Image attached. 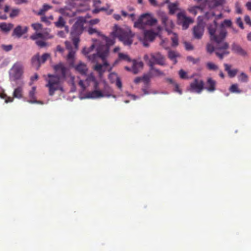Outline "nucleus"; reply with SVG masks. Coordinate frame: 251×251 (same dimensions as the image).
Masks as SVG:
<instances>
[{
    "label": "nucleus",
    "mask_w": 251,
    "mask_h": 251,
    "mask_svg": "<svg viewBox=\"0 0 251 251\" xmlns=\"http://www.w3.org/2000/svg\"><path fill=\"white\" fill-rule=\"evenodd\" d=\"M25 67L22 61H17L14 63L8 71L9 80L10 82H21L23 81Z\"/></svg>",
    "instance_id": "6"
},
{
    "label": "nucleus",
    "mask_w": 251,
    "mask_h": 251,
    "mask_svg": "<svg viewBox=\"0 0 251 251\" xmlns=\"http://www.w3.org/2000/svg\"><path fill=\"white\" fill-rule=\"evenodd\" d=\"M52 8V6L47 4H45L43 5L42 8L39 10V15H43L44 13L49 10V9H51Z\"/></svg>",
    "instance_id": "38"
},
{
    "label": "nucleus",
    "mask_w": 251,
    "mask_h": 251,
    "mask_svg": "<svg viewBox=\"0 0 251 251\" xmlns=\"http://www.w3.org/2000/svg\"><path fill=\"white\" fill-rule=\"evenodd\" d=\"M78 84L83 90L86 89L91 84H92L93 87L92 91L87 92L83 95H80V100L99 99L111 97L115 98V96L113 95V91L112 88L105 82H104L103 86L101 87L93 74L87 75L85 80H80Z\"/></svg>",
    "instance_id": "1"
},
{
    "label": "nucleus",
    "mask_w": 251,
    "mask_h": 251,
    "mask_svg": "<svg viewBox=\"0 0 251 251\" xmlns=\"http://www.w3.org/2000/svg\"><path fill=\"white\" fill-rule=\"evenodd\" d=\"M50 57V54L48 53H44L41 57H40V62L41 64H43L46 62V61L49 59Z\"/></svg>",
    "instance_id": "47"
},
{
    "label": "nucleus",
    "mask_w": 251,
    "mask_h": 251,
    "mask_svg": "<svg viewBox=\"0 0 251 251\" xmlns=\"http://www.w3.org/2000/svg\"><path fill=\"white\" fill-rule=\"evenodd\" d=\"M171 34H172V36L171 37V40L172 41V45L173 47H176L178 44V36L176 33L172 32V33Z\"/></svg>",
    "instance_id": "37"
},
{
    "label": "nucleus",
    "mask_w": 251,
    "mask_h": 251,
    "mask_svg": "<svg viewBox=\"0 0 251 251\" xmlns=\"http://www.w3.org/2000/svg\"><path fill=\"white\" fill-rule=\"evenodd\" d=\"M162 24L165 27L166 31L168 34L172 33V29L174 28L175 25L172 20L168 19L167 15L164 13H161L160 14Z\"/></svg>",
    "instance_id": "14"
},
{
    "label": "nucleus",
    "mask_w": 251,
    "mask_h": 251,
    "mask_svg": "<svg viewBox=\"0 0 251 251\" xmlns=\"http://www.w3.org/2000/svg\"><path fill=\"white\" fill-rule=\"evenodd\" d=\"M38 79V75L37 74H35L34 75L31 77L30 82H29V85H31L34 81Z\"/></svg>",
    "instance_id": "55"
},
{
    "label": "nucleus",
    "mask_w": 251,
    "mask_h": 251,
    "mask_svg": "<svg viewBox=\"0 0 251 251\" xmlns=\"http://www.w3.org/2000/svg\"><path fill=\"white\" fill-rule=\"evenodd\" d=\"M198 19V24L194 27L193 32L195 38L200 39L203 34L204 24L202 21V17L199 16Z\"/></svg>",
    "instance_id": "13"
},
{
    "label": "nucleus",
    "mask_w": 251,
    "mask_h": 251,
    "mask_svg": "<svg viewBox=\"0 0 251 251\" xmlns=\"http://www.w3.org/2000/svg\"><path fill=\"white\" fill-rule=\"evenodd\" d=\"M31 39L32 40H37L38 39H42L44 38L43 34L41 33H36L34 34L31 36Z\"/></svg>",
    "instance_id": "46"
},
{
    "label": "nucleus",
    "mask_w": 251,
    "mask_h": 251,
    "mask_svg": "<svg viewBox=\"0 0 251 251\" xmlns=\"http://www.w3.org/2000/svg\"><path fill=\"white\" fill-rule=\"evenodd\" d=\"M79 40L78 37H75L73 39V43L74 46H75V49L77 50L78 48V44L79 43Z\"/></svg>",
    "instance_id": "59"
},
{
    "label": "nucleus",
    "mask_w": 251,
    "mask_h": 251,
    "mask_svg": "<svg viewBox=\"0 0 251 251\" xmlns=\"http://www.w3.org/2000/svg\"><path fill=\"white\" fill-rule=\"evenodd\" d=\"M179 75L181 78H182V79L188 78V77L187 76L186 72H185L184 71H183V70H180L179 71Z\"/></svg>",
    "instance_id": "50"
},
{
    "label": "nucleus",
    "mask_w": 251,
    "mask_h": 251,
    "mask_svg": "<svg viewBox=\"0 0 251 251\" xmlns=\"http://www.w3.org/2000/svg\"><path fill=\"white\" fill-rule=\"evenodd\" d=\"M118 56H119V59L120 60H126L127 62L131 61V59L126 54H124L123 53H119Z\"/></svg>",
    "instance_id": "44"
},
{
    "label": "nucleus",
    "mask_w": 251,
    "mask_h": 251,
    "mask_svg": "<svg viewBox=\"0 0 251 251\" xmlns=\"http://www.w3.org/2000/svg\"><path fill=\"white\" fill-rule=\"evenodd\" d=\"M36 87L33 86L32 87L31 90L29 92V98L30 100H27V102L30 103H39L42 104V102L38 101L36 99L35 93H36Z\"/></svg>",
    "instance_id": "20"
},
{
    "label": "nucleus",
    "mask_w": 251,
    "mask_h": 251,
    "mask_svg": "<svg viewBox=\"0 0 251 251\" xmlns=\"http://www.w3.org/2000/svg\"><path fill=\"white\" fill-rule=\"evenodd\" d=\"M86 21L85 17H79L77 18L76 22L73 25L71 35L73 36L74 35H79L81 33L84 23Z\"/></svg>",
    "instance_id": "12"
},
{
    "label": "nucleus",
    "mask_w": 251,
    "mask_h": 251,
    "mask_svg": "<svg viewBox=\"0 0 251 251\" xmlns=\"http://www.w3.org/2000/svg\"><path fill=\"white\" fill-rule=\"evenodd\" d=\"M157 22L156 19L153 18L151 14L145 13L141 15L138 20L134 23V26L143 29L146 25L152 26L155 25Z\"/></svg>",
    "instance_id": "8"
},
{
    "label": "nucleus",
    "mask_w": 251,
    "mask_h": 251,
    "mask_svg": "<svg viewBox=\"0 0 251 251\" xmlns=\"http://www.w3.org/2000/svg\"><path fill=\"white\" fill-rule=\"evenodd\" d=\"M115 84H116V86L120 89H122V82L119 78H118L115 82Z\"/></svg>",
    "instance_id": "58"
},
{
    "label": "nucleus",
    "mask_w": 251,
    "mask_h": 251,
    "mask_svg": "<svg viewBox=\"0 0 251 251\" xmlns=\"http://www.w3.org/2000/svg\"><path fill=\"white\" fill-rule=\"evenodd\" d=\"M208 31L211 40L215 42L216 45L214 47L210 43L207 44L206 46L207 51L210 53L215 51L216 55L220 59H222L225 55L229 53V52L227 50L229 47L228 44L223 41L226 36V32L224 29L215 30L213 29V26H209Z\"/></svg>",
    "instance_id": "2"
},
{
    "label": "nucleus",
    "mask_w": 251,
    "mask_h": 251,
    "mask_svg": "<svg viewBox=\"0 0 251 251\" xmlns=\"http://www.w3.org/2000/svg\"><path fill=\"white\" fill-rule=\"evenodd\" d=\"M205 8V6L200 5V6L191 7L188 9V10L191 13L194 14V15H196L197 14V10L198 9L201 10V11H202Z\"/></svg>",
    "instance_id": "33"
},
{
    "label": "nucleus",
    "mask_w": 251,
    "mask_h": 251,
    "mask_svg": "<svg viewBox=\"0 0 251 251\" xmlns=\"http://www.w3.org/2000/svg\"><path fill=\"white\" fill-rule=\"evenodd\" d=\"M174 91L179 93L180 95L182 94V91L179 88L178 85L177 83H174Z\"/></svg>",
    "instance_id": "52"
},
{
    "label": "nucleus",
    "mask_w": 251,
    "mask_h": 251,
    "mask_svg": "<svg viewBox=\"0 0 251 251\" xmlns=\"http://www.w3.org/2000/svg\"><path fill=\"white\" fill-rule=\"evenodd\" d=\"M150 67V73L153 76H163L165 75L164 73L159 70V69L156 68L154 66H152L151 64V66Z\"/></svg>",
    "instance_id": "26"
},
{
    "label": "nucleus",
    "mask_w": 251,
    "mask_h": 251,
    "mask_svg": "<svg viewBox=\"0 0 251 251\" xmlns=\"http://www.w3.org/2000/svg\"><path fill=\"white\" fill-rule=\"evenodd\" d=\"M204 88V83L203 81L199 79H195V80L190 83L189 91L193 93L200 94Z\"/></svg>",
    "instance_id": "15"
},
{
    "label": "nucleus",
    "mask_w": 251,
    "mask_h": 251,
    "mask_svg": "<svg viewBox=\"0 0 251 251\" xmlns=\"http://www.w3.org/2000/svg\"><path fill=\"white\" fill-rule=\"evenodd\" d=\"M66 22L62 16H59L58 20L54 22L55 25L58 28H62L65 26Z\"/></svg>",
    "instance_id": "34"
},
{
    "label": "nucleus",
    "mask_w": 251,
    "mask_h": 251,
    "mask_svg": "<svg viewBox=\"0 0 251 251\" xmlns=\"http://www.w3.org/2000/svg\"><path fill=\"white\" fill-rule=\"evenodd\" d=\"M206 67L211 71H216L219 68L217 65L211 62H208L206 63Z\"/></svg>",
    "instance_id": "39"
},
{
    "label": "nucleus",
    "mask_w": 251,
    "mask_h": 251,
    "mask_svg": "<svg viewBox=\"0 0 251 251\" xmlns=\"http://www.w3.org/2000/svg\"><path fill=\"white\" fill-rule=\"evenodd\" d=\"M151 4L154 6L161 7L164 5L165 3L168 2V0H166L164 2L161 3H158L156 0H149Z\"/></svg>",
    "instance_id": "42"
},
{
    "label": "nucleus",
    "mask_w": 251,
    "mask_h": 251,
    "mask_svg": "<svg viewBox=\"0 0 251 251\" xmlns=\"http://www.w3.org/2000/svg\"><path fill=\"white\" fill-rule=\"evenodd\" d=\"M156 35L157 34L152 30H145L143 37L142 38H140V40L142 42L144 46L148 47L149 42H152Z\"/></svg>",
    "instance_id": "16"
},
{
    "label": "nucleus",
    "mask_w": 251,
    "mask_h": 251,
    "mask_svg": "<svg viewBox=\"0 0 251 251\" xmlns=\"http://www.w3.org/2000/svg\"><path fill=\"white\" fill-rule=\"evenodd\" d=\"M245 22L246 24H247L250 25H251V20L249 16H248V15L245 16Z\"/></svg>",
    "instance_id": "60"
},
{
    "label": "nucleus",
    "mask_w": 251,
    "mask_h": 251,
    "mask_svg": "<svg viewBox=\"0 0 251 251\" xmlns=\"http://www.w3.org/2000/svg\"><path fill=\"white\" fill-rule=\"evenodd\" d=\"M4 14H0V19H6L7 16L5 13H9V17L13 18L18 16L20 12V9L19 8H11L9 6L5 5L4 8Z\"/></svg>",
    "instance_id": "17"
},
{
    "label": "nucleus",
    "mask_w": 251,
    "mask_h": 251,
    "mask_svg": "<svg viewBox=\"0 0 251 251\" xmlns=\"http://www.w3.org/2000/svg\"><path fill=\"white\" fill-rule=\"evenodd\" d=\"M231 22L229 20H225L224 22L221 24V26L220 27H218L216 23L214 22L212 24L210 25L209 26H213V29L215 30H221V29H224L225 31L226 29L224 28V26H228L229 27L231 25Z\"/></svg>",
    "instance_id": "23"
},
{
    "label": "nucleus",
    "mask_w": 251,
    "mask_h": 251,
    "mask_svg": "<svg viewBox=\"0 0 251 251\" xmlns=\"http://www.w3.org/2000/svg\"><path fill=\"white\" fill-rule=\"evenodd\" d=\"M108 78L111 83H115V82L118 79V77L117 74L115 73H111L109 75Z\"/></svg>",
    "instance_id": "43"
},
{
    "label": "nucleus",
    "mask_w": 251,
    "mask_h": 251,
    "mask_svg": "<svg viewBox=\"0 0 251 251\" xmlns=\"http://www.w3.org/2000/svg\"><path fill=\"white\" fill-rule=\"evenodd\" d=\"M31 63L33 67L35 68L37 70L40 68L41 63L40 62V58L38 54L35 55L32 58Z\"/></svg>",
    "instance_id": "30"
},
{
    "label": "nucleus",
    "mask_w": 251,
    "mask_h": 251,
    "mask_svg": "<svg viewBox=\"0 0 251 251\" xmlns=\"http://www.w3.org/2000/svg\"><path fill=\"white\" fill-rule=\"evenodd\" d=\"M105 59L102 60L103 62L102 64H97L94 67L95 70L99 73L100 76L106 71L108 66L107 62L105 61Z\"/></svg>",
    "instance_id": "21"
},
{
    "label": "nucleus",
    "mask_w": 251,
    "mask_h": 251,
    "mask_svg": "<svg viewBox=\"0 0 251 251\" xmlns=\"http://www.w3.org/2000/svg\"><path fill=\"white\" fill-rule=\"evenodd\" d=\"M144 64L142 61H134L132 71L134 74H137L143 68Z\"/></svg>",
    "instance_id": "25"
},
{
    "label": "nucleus",
    "mask_w": 251,
    "mask_h": 251,
    "mask_svg": "<svg viewBox=\"0 0 251 251\" xmlns=\"http://www.w3.org/2000/svg\"><path fill=\"white\" fill-rule=\"evenodd\" d=\"M57 35L58 36L63 38L65 36V33L63 31H59L58 32Z\"/></svg>",
    "instance_id": "64"
},
{
    "label": "nucleus",
    "mask_w": 251,
    "mask_h": 251,
    "mask_svg": "<svg viewBox=\"0 0 251 251\" xmlns=\"http://www.w3.org/2000/svg\"><path fill=\"white\" fill-rule=\"evenodd\" d=\"M208 6L213 8L218 6L222 5L226 2V0H205Z\"/></svg>",
    "instance_id": "22"
},
{
    "label": "nucleus",
    "mask_w": 251,
    "mask_h": 251,
    "mask_svg": "<svg viewBox=\"0 0 251 251\" xmlns=\"http://www.w3.org/2000/svg\"><path fill=\"white\" fill-rule=\"evenodd\" d=\"M151 76L148 75H145L142 77V80L144 83L145 85H149V83L150 81Z\"/></svg>",
    "instance_id": "48"
},
{
    "label": "nucleus",
    "mask_w": 251,
    "mask_h": 251,
    "mask_svg": "<svg viewBox=\"0 0 251 251\" xmlns=\"http://www.w3.org/2000/svg\"><path fill=\"white\" fill-rule=\"evenodd\" d=\"M1 48L5 51H9L12 50V46L11 45H1Z\"/></svg>",
    "instance_id": "49"
},
{
    "label": "nucleus",
    "mask_w": 251,
    "mask_h": 251,
    "mask_svg": "<svg viewBox=\"0 0 251 251\" xmlns=\"http://www.w3.org/2000/svg\"><path fill=\"white\" fill-rule=\"evenodd\" d=\"M65 45H66V48L70 50L69 52L68 55L67 59L70 62L73 61L74 60V56H75V52L74 51H73V50H70L71 43L69 42L66 41Z\"/></svg>",
    "instance_id": "31"
},
{
    "label": "nucleus",
    "mask_w": 251,
    "mask_h": 251,
    "mask_svg": "<svg viewBox=\"0 0 251 251\" xmlns=\"http://www.w3.org/2000/svg\"><path fill=\"white\" fill-rule=\"evenodd\" d=\"M142 91L144 95H149L150 94H157L156 91H152L150 88L149 85H145V86L142 88Z\"/></svg>",
    "instance_id": "36"
},
{
    "label": "nucleus",
    "mask_w": 251,
    "mask_h": 251,
    "mask_svg": "<svg viewBox=\"0 0 251 251\" xmlns=\"http://www.w3.org/2000/svg\"><path fill=\"white\" fill-rule=\"evenodd\" d=\"M248 75L244 73H242L238 76V80L241 82H246L248 81Z\"/></svg>",
    "instance_id": "45"
},
{
    "label": "nucleus",
    "mask_w": 251,
    "mask_h": 251,
    "mask_svg": "<svg viewBox=\"0 0 251 251\" xmlns=\"http://www.w3.org/2000/svg\"><path fill=\"white\" fill-rule=\"evenodd\" d=\"M232 50L242 56H246L247 54V52L239 45L235 43L232 45Z\"/></svg>",
    "instance_id": "24"
},
{
    "label": "nucleus",
    "mask_w": 251,
    "mask_h": 251,
    "mask_svg": "<svg viewBox=\"0 0 251 251\" xmlns=\"http://www.w3.org/2000/svg\"><path fill=\"white\" fill-rule=\"evenodd\" d=\"M27 31V26H21L18 25L15 27L12 33V36L19 38Z\"/></svg>",
    "instance_id": "18"
},
{
    "label": "nucleus",
    "mask_w": 251,
    "mask_h": 251,
    "mask_svg": "<svg viewBox=\"0 0 251 251\" xmlns=\"http://www.w3.org/2000/svg\"><path fill=\"white\" fill-rule=\"evenodd\" d=\"M178 56H179V54L175 51L170 50L168 52L169 58L172 60L174 63H176L177 61L176 60V58Z\"/></svg>",
    "instance_id": "35"
},
{
    "label": "nucleus",
    "mask_w": 251,
    "mask_h": 251,
    "mask_svg": "<svg viewBox=\"0 0 251 251\" xmlns=\"http://www.w3.org/2000/svg\"><path fill=\"white\" fill-rule=\"evenodd\" d=\"M32 27L34 28V30L36 31H38L41 29L42 28V25L39 23H35L33 24L32 25Z\"/></svg>",
    "instance_id": "51"
},
{
    "label": "nucleus",
    "mask_w": 251,
    "mask_h": 251,
    "mask_svg": "<svg viewBox=\"0 0 251 251\" xmlns=\"http://www.w3.org/2000/svg\"><path fill=\"white\" fill-rule=\"evenodd\" d=\"M100 20L99 19H95L90 20L89 23L90 25H93L98 24Z\"/></svg>",
    "instance_id": "61"
},
{
    "label": "nucleus",
    "mask_w": 251,
    "mask_h": 251,
    "mask_svg": "<svg viewBox=\"0 0 251 251\" xmlns=\"http://www.w3.org/2000/svg\"><path fill=\"white\" fill-rule=\"evenodd\" d=\"M144 59L149 66L151 64L152 66H154L155 64L163 66L165 64L164 56L158 52L146 54L144 55Z\"/></svg>",
    "instance_id": "9"
},
{
    "label": "nucleus",
    "mask_w": 251,
    "mask_h": 251,
    "mask_svg": "<svg viewBox=\"0 0 251 251\" xmlns=\"http://www.w3.org/2000/svg\"><path fill=\"white\" fill-rule=\"evenodd\" d=\"M73 5L78 6L75 10L70 9L68 7L60 8L56 11L60 13L62 16L67 17H73L76 15V13L85 11L89 9L86 1L82 0H74L72 1Z\"/></svg>",
    "instance_id": "5"
},
{
    "label": "nucleus",
    "mask_w": 251,
    "mask_h": 251,
    "mask_svg": "<svg viewBox=\"0 0 251 251\" xmlns=\"http://www.w3.org/2000/svg\"><path fill=\"white\" fill-rule=\"evenodd\" d=\"M75 70L81 75H85L87 72L88 68L85 64L80 62L75 66Z\"/></svg>",
    "instance_id": "27"
},
{
    "label": "nucleus",
    "mask_w": 251,
    "mask_h": 251,
    "mask_svg": "<svg viewBox=\"0 0 251 251\" xmlns=\"http://www.w3.org/2000/svg\"><path fill=\"white\" fill-rule=\"evenodd\" d=\"M36 43L38 46H39L40 47H44L46 46V43L43 40H37L36 41Z\"/></svg>",
    "instance_id": "54"
},
{
    "label": "nucleus",
    "mask_w": 251,
    "mask_h": 251,
    "mask_svg": "<svg viewBox=\"0 0 251 251\" xmlns=\"http://www.w3.org/2000/svg\"><path fill=\"white\" fill-rule=\"evenodd\" d=\"M25 84L24 81H21L19 85L14 89L13 96V97H7L6 94L2 93L0 94V98L1 99H5V102H11L14 100V98H17L19 99L23 98V87Z\"/></svg>",
    "instance_id": "10"
},
{
    "label": "nucleus",
    "mask_w": 251,
    "mask_h": 251,
    "mask_svg": "<svg viewBox=\"0 0 251 251\" xmlns=\"http://www.w3.org/2000/svg\"><path fill=\"white\" fill-rule=\"evenodd\" d=\"M216 81L211 78H208L204 88L210 92H213L216 90Z\"/></svg>",
    "instance_id": "19"
},
{
    "label": "nucleus",
    "mask_w": 251,
    "mask_h": 251,
    "mask_svg": "<svg viewBox=\"0 0 251 251\" xmlns=\"http://www.w3.org/2000/svg\"><path fill=\"white\" fill-rule=\"evenodd\" d=\"M168 9L170 14L172 15L174 14L176 11L179 10V3L178 2L169 3L168 4Z\"/></svg>",
    "instance_id": "28"
},
{
    "label": "nucleus",
    "mask_w": 251,
    "mask_h": 251,
    "mask_svg": "<svg viewBox=\"0 0 251 251\" xmlns=\"http://www.w3.org/2000/svg\"><path fill=\"white\" fill-rule=\"evenodd\" d=\"M184 45H185V49L186 50H192L193 49V47L191 43H188V42H185Z\"/></svg>",
    "instance_id": "53"
},
{
    "label": "nucleus",
    "mask_w": 251,
    "mask_h": 251,
    "mask_svg": "<svg viewBox=\"0 0 251 251\" xmlns=\"http://www.w3.org/2000/svg\"><path fill=\"white\" fill-rule=\"evenodd\" d=\"M235 9L237 13L241 14L242 13V9L238 2H236L235 4Z\"/></svg>",
    "instance_id": "56"
},
{
    "label": "nucleus",
    "mask_w": 251,
    "mask_h": 251,
    "mask_svg": "<svg viewBox=\"0 0 251 251\" xmlns=\"http://www.w3.org/2000/svg\"><path fill=\"white\" fill-rule=\"evenodd\" d=\"M115 34L125 45L129 46L132 44L134 34L132 33L128 27L117 28Z\"/></svg>",
    "instance_id": "7"
},
{
    "label": "nucleus",
    "mask_w": 251,
    "mask_h": 251,
    "mask_svg": "<svg viewBox=\"0 0 251 251\" xmlns=\"http://www.w3.org/2000/svg\"><path fill=\"white\" fill-rule=\"evenodd\" d=\"M53 68L55 74L48 75L49 78L47 79L48 83L46 84V87L49 88V94L50 96H52L56 91H63L61 82L62 80L65 78L67 72V68L62 63H59L54 66Z\"/></svg>",
    "instance_id": "4"
},
{
    "label": "nucleus",
    "mask_w": 251,
    "mask_h": 251,
    "mask_svg": "<svg viewBox=\"0 0 251 251\" xmlns=\"http://www.w3.org/2000/svg\"><path fill=\"white\" fill-rule=\"evenodd\" d=\"M13 27V25L10 23H0V28L4 32H7L10 31Z\"/></svg>",
    "instance_id": "32"
},
{
    "label": "nucleus",
    "mask_w": 251,
    "mask_h": 251,
    "mask_svg": "<svg viewBox=\"0 0 251 251\" xmlns=\"http://www.w3.org/2000/svg\"><path fill=\"white\" fill-rule=\"evenodd\" d=\"M177 19L178 24L182 25L183 29H187L190 24L194 22L191 18L186 15L184 10L181 11L177 14Z\"/></svg>",
    "instance_id": "11"
},
{
    "label": "nucleus",
    "mask_w": 251,
    "mask_h": 251,
    "mask_svg": "<svg viewBox=\"0 0 251 251\" xmlns=\"http://www.w3.org/2000/svg\"><path fill=\"white\" fill-rule=\"evenodd\" d=\"M88 32L89 34H96L98 36L100 37L102 35L100 31L97 30L96 28L93 27H89L88 29Z\"/></svg>",
    "instance_id": "41"
},
{
    "label": "nucleus",
    "mask_w": 251,
    "mask_h": 251,
    "mask_svg": "<svg viewBox=\"0 0 251 251\" xmlns=\"http://www.w3.org/2000/svg\"><path fill=\"white\" fill-rule=\"evenodd\" d=\"M102 41L97 45L96 43L92 44L89 48H84L82 52L84 54L87 55L90 53L96 46V53L88 55V59L92 62H96L98 58L104 60L109 54V47L114 44V39L113 38L107 37L103 35L101 36ZM94 42H97V40H93Z\"/></svg>",
    "instance_id": "3"
},
{
    "label": "nucleus",
    "mask_w": 251,
    "mask_h": 251,
    "mask_svg": "<svg viewBox=\"0 0 251 251\" xmlns=\"http://www.w3.org/2000/svg\"><path fill=\"white\" fill-rule=\"evenodd\" d=\"M236 23L242 29L244 28L243 24L241 18H238L237 19Z\"/></svg>",
    "instance_id": "57"
},
{
    "label": "nucleus",
    "mask_w": 251,
    "mask_h": 251,
    "mask_svg": "<svg viewBox=\"0 0 251 251\" xmlns=\"http://www.w3.org/2000/svg\"><path fill=\"white\" fill-rule=\"evenodd\" d=\"M101 3L100 0H93V6L95 7H98L99 5Z\"/></svg>",
    "instance_id": "62"
},
{
    "label": "nucleus",
    "mask_w": 251,
    "mask_h": 251,
    "mask_svg": "<svg viewBox=\"0 0 251 251\" xmlns=\"http://www.w3.org/2000/svg\"><path fill=\"white\" fill-rule=\"evenodd\" d=\"M28 1L27 0H15V2L17 4H21L23 3H26Z\"/></svg>",
    "instance_id": "63"
},
{
    "label": "nucleus",
    "mask_w": 251,
    "mask_h": 251,
    "mask_svg": "<svg viewBox=\"0 0 251 251\" xmlns=\"http://www.w3.org/2000/svg\"><path fill=\"white\" fill-rule=\"evenodd\" d=\"M224 66L230 77H233L236 75L238 72L237 69H231V65L227 64H225Z\"/></svg>",
    "instance_id": "29"
},
{
    "label": "nucleus",
    "mask_w": 251,
    "mask_h": 251,
    "mask_svg": "<svg viewBox=\"0 0 251 251\" xmlns=\"http://www.w3.org/2000/svg\"><path fill=\"white\" fill-rule=\"evenodd\" d=\"M229 90L231 92L234 93H240L242 91L238 88V85L237 84H232Z\"/></svg>",
    "instance_id": "40"
}]
</instances>
